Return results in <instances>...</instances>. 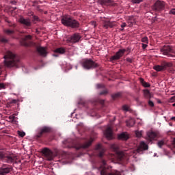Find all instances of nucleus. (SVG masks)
Returning a JSON list of instances; mask_svg holds the SVG:
<instances>
[{"mask_svg": "<svg viewBox=\"0 0 175 175\" xmlns=\"http://www.w3.org/2000/svg\"><path fill=\"white\" fill-rule=\"evenodd\" d=\"M135 124V120L133 118H130L126 121V126L129 127H133Z\"/></svg>", "mask_w": 175, "mask_h": 175, "instance_id": "a878e982", "label": "nucleus"}, {"mask_svg": "<svg viewBox=\"0 0 175 175\" xmlns=\"http://www.w3.org/2000/svg\"><path fill=\"white\" fill-rule=\"evenodd\" d=\"M158 103H161V101L159 100Z\"/></svg>", "mask_w": 175, "mask_h": 175, "instance_id": "680f3d73", "label": "nucleus"}, {"mask_svg": "<svg viewBox=\"0 0 175 175\" xmlns=\"http://www.w3.org/2000/svg\"><path fill=\"white\" fill-rule=\"evenodd\" d=\"M135 135L137 137H141L142 136V131H136Z\"/></svg>", "mask_w": 175, "mask_h": 175, "instance_id": "f704fd0d", "label": "nucleus"}, {"mask_svg": "<svg viewBox=\"0 0 175 175\" xmlns=\"http://www.w3.org/2000/svg\"><path fill=\"white\" fill-rule=\"evenodd\" d=\"M9 120H11L12 122H17V118H16L14 115H12L10 116H9Z\"/></svg>", "mask_w": 175, "mask_h": 175, "instance_id": "2f4dec72", "label": "nucleus"}, {"mask_svg": "<svg viewBox=\"0 0 175 175\" xmlns=\"http://www.w3.org/2000/svg\"><path fill=\"white\" fill-rule=\"evenodd\" d=\"M173 144H174V146L175 147V138L173 140Z\"/></svg>", "mask_w": 175, "mask_h": 175, "instance_id": "4d7b16f0", "label": "nucleus"}, {"mask_svg": "<svg viewBox=\"0 0 175 175\" xmlns=\"http://www.w3.org/2000/svg\"><path fill=\"white\" fill-rule=\"evenodd\" d=\"M36 50L38 53L40 54V55L42 57H46L47 55V51L46 50V48L42 47V46H38L36 48Z\"/></svg>", "mask_w": 175, "mask_h": 175, "instance_id": "412c9836", "label": "nucleus"}, {"mask_svg": "<svg viewBox=\"0 0 175 175\" xmlns=\"http://www.w3.org/2000/svg\"><path fill=\"white\" fill-rule=\"evenodd\" d=\"M5 90V85H4V83H0V90Z\"/></svg>", "mask_w": 175, "mask_h": 175, "instance_id": "79ce46f5", "label": "nucleus"}, {"mask_svg": "<svg viewBox=\"0 0 175 175\" xmlns=\"http://www.w3.org/2000/svg\"><path fill=\"white\" fill-rule=\"evenodd\" d=\"M19 23H21L22 25H24L25 27L31 26V21L29 19H25L23 18H21L19 19Z\"/></svg>", "mask_w": 175, "mask_h": 175, "instance_id": "5701e85b", "label": "nucleus"}, {"mask_svg": "<svg viewBox=\"0 0 175 175\" xmlns=\"http://www.w3.org/2000/svg\"><path fill=\"white\" fill-rule=\"evenodd\" d=\"M170 14L175 15V8L171 9V10L170 11Z\"/></svg>", "mask_w": 175, "mask_h": 175, "instance_id": "37998d69", "label": "nucleus"}, {"mask_svg": "<svg viewBox=\"0 0 175 175\" xmlns=\"http://www.w3.org/2000/svg\"><path fill=\"white\" fill-rule=\"evenodd\" d=\"M18 100L16 99L12 100L8 103V107H12L13 104H16Z\"/></svg>", "mask_w": 175, "mask_h": 175, "instance_id": "7c9ffc66", "label": "nucleus"}, {"mask_svg": "<svg viewBox=\"0 0 175 175\" xmlns=\"http://www.w3.org/2000/svg\"><path fill=\"white\" fill-rule=\"evenodd\" d=\"M42 154L46 157L47 160L51 161H53V159L55 157H57L58 155V152H53L50 149H49L48 148H44L42 150Z\"/></svg>", "mask_w": 175, "mask_h": 175, "instance_id": "9d476101", "label": "nucleus"}, {"mask_svg": "<svg viewBox=\"0 0 175 175\" xmlns=\"http://www.w3.org/2000/svg\"><path fill=\"white\" fill-rule=\"evenodd\" d=\"M126 61L127 62L130 63V64H132V63H133V59H131V58H129V57H127V58L126 59Z\"/></svg>", "mask_w": 175, "mask_h": 175, "instance_id": "c03bdc74", "label": "nucleus"}, {"mask_svg": "<svg viewBox=\"0 0 175 175\" xmlns=\"http://www.w3.org/2000/svg\"><path fill=\"white\" fill-rule=\"evenodd\" d=\"M131 2L134 4H139L141 2H144V0H132Z\"/></svg>", "mask_w": 175, "mask_h": 175, "instance_id": "473e14b6", "label": "nucleus"}, {"mask_svg": "<svg viewBox=\"0 0 175 175\" xmlns=\"http://www.w3.org/2000/svg\"><path fill=\"white\" fill-rule=\"evenodd\" d=\"M63 156H66V152H62Z\"/></svg>", "mask_w": 175, "mask_h": 175, "instance_id": "6e6d98bb", "label": "nucleus"}, {"mask_svg": "<svg viewBox=\"0 0 175 175\" xmlns=\"http://www.w3.org/2000/svg\"><path fill=\"white\" fill-rule=\"evenodd\" d=\"M96 88H97V89L103 88H104V85H103V84H97L96 85Z\"/></svg>", "mask_w": 175, "mask_h": 175, "instance_id": "a19ab883", "label": "nucleus"}, {"mask_svg": "<svg viewBox=\"0 0 175 175\" xmlns=\"http://www.w3.org/2000/svg\"><path fill=\"white\" fill-rule=\"evenodd\" d=\"M0 159L2 160L3 162L11 164L16 161V156L12 153H5L4 152H0Z\"/></svg>", "mask_w": 175, "mask_h": 175, "instance_id": "423d86ee", "label": "nucleus"}, {"mask_svg": "<svg viewBox=\"0 0 175 175\" xmlns=\"http://www.w3.org/2000/svg\"><path fill=\"white\" fill-rule=\"evenodd\" d=\"M173 67V64L171 62H163L161 63V66H154L153 69L155 70L157 72H162L167 69H170V72H173V69L172 68Z\"/></svg>", "mask_w": 175, "mask_h": 175, "instance_id": "0eeeda50", "label": "nucleus"}, {"mask_svg": "<svg viewBox=\"0 0 175 175\" xmlns=\"http://www.w3.org/2000/svg\"><path fill=\"white\" fill-rule=\"evenodd\" d=\"M170 101L171 103L174 102V101H175V96H172V97H171V98H170Z\"/></svg>", "mask_w": 175, "mask_h": 175, "instance_id": "09e8293b", "label": "nucleus"}, {"mask_svg": "<svg viewBox=\"0 0 175 175\" xmlns=\"http://www.w3.org/2000/svg\"><path fill=\"white\" fill-rule=\"evenodd\" d=\"M121 28H124L126 27V23H123L122 25H120Z\"/></svg>", "mask_w": 175, "mask_h": 175, "instance_id": "8fccbe9b", "label": "nucleus"}, {"mask_svg": "<svg viewBox=\"0 0 175 175\" xmlns=\"http://www.w3.org/2000/svg\"><path fill=\"white\" fill-rule=\"evenodd\" d=\"M3 32L5 33L7 35H9V36L14 33V30H11V29H3Z\"/></svg>", "mask_w": 175, "mask_h": 175, "instance_id": "c85d7f7f", "label": "nucleus"}, {"mask_svg": "<svg viewBox=\"0 0 175 175\" xmlns=\"http://www.w3.org/2000/svg\"><path fill=\"white\" fill-rule=\"evenodd\" d=\"M122 50L123 53H130V49L129 48H126V49H121Z\"/></svg>", "mask_w": 175, "mask_h": 175, "instance_id": "ea45409f", "label": "nucleus"}, {"mask_svg": "<svg viewBox=\"0 0 175 175\" xmlns=\"http://www.w3.org/2000/svg\"><path fill=\"white\" fill-rule=\"evenodd\" d=\"M4 64L8 68H18L20 66V59L18 55L8 51L3 56Z\"/></svg>", "mask_w": 175, "mask_h": 175, "instance_id": "f03ea898", "label": "nucleus"}, {"mask_svg": "<svg viewBox=\"0 0 175 175\" xmlns=\"http://www.w3.org/2000/svg\"><path fill=\"white\" fill-rule=\"evenodd\" d=\"M161 53L163 54L164 55L168 57H174L175 55H173V53H175L174 50L173 48L170 46H164L160 49Z\"/></svg>", "mask_w": 175, "mask_h": 175, "instance_id": "1a4fd4ad", "label": "nucleus"}, {"mask_svg": "<svg viewBox=\"0 0 175 175\" xmlns=\"http://www.w3.org/2000/svg\"><path fill=\"white\" fill-rule=\"evenodd\" d=\"M18 135L21 136V137H23L25 135V133L22 132V131H18Z\"/></svg>", "mask_w": 175, "mask_h": 175, "instance_id": "e433bc0d", "label": "nucleus"}, {"mask_svg": "<svg viewBox=\"0 0 175 175\" xmlns=\"http://www.w3.org/2000/svg\"><path fill=\"white\" fill-rule=\"evenodd\" d=\"M81 39V36L79 33H75L71 35L70 37H68L67 38V42L68 43H79Z\"/></svg>", "mask_w": 175, "mask_h": 175, "instance_id": "ddd939ff", "label": "nucleus"}, {"mask_svg": "<svg viewBox=\"0 0 175 175\" xmlns=\"http://www.w3.org/2000/svg\"><path fill=\"white\" fill-rule=\"evenodd\" d=\"M148 148V145L144 142H142L139 146L134 150L135 154L141 153L142 151L147 150Z\"/></svg>", "mask_w": 175, "mask_h": 175, "instance_id": "dca6fc26", "label": "nucleus"}, {"mask_svg": "<svg viewBox=\"0 0 175 175\" xmlns=\"http://www.w3.org/2000/svg\"><path fill=\"white\" fill-rule=\"evenodd\" d=\"M123 110L126 111H129V107L127 105H124Z\"/></svg>", "mask_w": 175, "mask_h": 175, "instance_id": "a18cd8bd", "label": "nucleus"}, {"mask_svg": "<svg viewBox=\"0 0 175 175\" xmlns=\"http://www.w3.org/2000/svg\"><path fill=\"white\" fill-rule=\"evenodd\" d=\"M95 149L99 152L98 157L101 158L102 165L100 168V175H121L120 172L115 171L114 172H112L111 167L106 166V161L103 159L105 153L104 148L100 144H97Z\"/></svg>", "mask_w": 175, "mask_h": 175, "instance_id": "f257e3e1", "label": "nucleus"}, {"mask_svg": "<svg viewBox=\"0 0 175 175\" xmlns=\"http://www.w3.org/2000/svg\"><path fill=\"white\" fill-rule=\"evenodd\" d=\"M31 39H32V36L31 35L25 36V38H23L21 40V44L22 46H24L26 47L31 46H35L36 44L34 43L29 41Z\"/></svg>", "mask_w": 175, "mask_h": 175, "instance_id": "f8f14e48", "label": "nucleus"}, {"mask_svg": "<svg viewBox=\"0 0 175 175\" xmlns=\"http://www.w3.org/2000/svg\"><path fill=\"white\" fill-rule=\"evenodd\" d=\"M107 139L111 140L113 139V132L111 127H107L105 132H104Z\"/></svg>", "mask_w": 175, "mask_h": 175, "instance_id": "aec40b11", "label": "nucleus"}, {"mask_svg": "<svg viewBox=\"0 0 175 175\" xmlns=\"http://www.w3.org/2000/svg\"><path fill=\"white\" fill-rule=\"evenodd\" d=\"M129 139V135L127 133H121L118 135V139L122 141H127Z\"/></svg>", "mask_w": 175, "mask_h": 175, "instance_id": "4be33fe9", "label": "nucleus"}, {"mask_svg": "<svg viewBox=\"0 0 175 175\" xmlns=\"http://www.w3.org/2000/svg\"><path fill=\"white\" fill-rule=\"evenodd\" d=\"M37 10H38V11H40V6H39V5L37 6Z\"/></svg>", "mask_w": 175, "mask_h": 175, "instance_id": "13d9d810", "label": "nucleus"}, {"mask_svg": "<svg viewBox=\"0 0 175 175\" xmlns=\"http://www.w3.org/2000/svg\"><path fill=\"white\" fill-rule=\"evenodd\" d=\"M100 5L105 6H116V3H113L111 0H100Z\"/></svg>", "mask_w": 175, "mask_h": 175, "instance_id": "6ab92c4d", "label": "nucleus"}, {"mask_svg": "<svg viewBox=\"0 0 175 175\" xmlns=\"http://www.w3.org/2000/svg\"><path fill=\"white\" fill-rule=\"evenodd\" d=\"M139 81L144 88H150V83L146 82L144 79L140 78Z\"/></svg>", "mask_w": 175, "mask_h": 175, "instance_id": "cd10ccee", "label": "nucleus"}, {"mask_svg": "<svg viewBox=\"0 0 175 175\" xmlns=\"http://www.w3.org/2000/svg\"><path fill=\"white\" fill-rule=\"evenodd\" d=\"M82 66L84 69L90 70L94 69L99 66V65L92 59H83L82 60Z\"/></svg>", "mask_w": 175, "mask_h": 175, "instance_id": "6e6552de", "label": "nucleus"}, {"mask_svg": "<svg viewBox=\"0 0 175 175\" xmlns=\"http://www.w3.org/2000/svg\"><path fill=\"white\" fill-rule=\"evenodd\" d=\"M1 75V68L0 67V75Z\"/></svg>", "mask_w": 175, "mask_h": 175, "instance_id": "bf43d9fd", "label": "nucleus"}, {"mask_svg": "<svg viewBox=\"0 0 175 175\" xmlns=\"http://www.w3.org/2000/svg\"><path fill=\"white\" fill-rule=\"evenodd\" d=\"M124 53L122 51V49H120L117 53L116 54H115L114 55H113L111 57V61L113 62V61H116V60H118L120 59L123 55H124Z\"/></svg>", "mask_w": 175, "mask_h": 175, "instance_id": "a211bd4d", "label": "nucleus"}, {"mask_svg": "<svg viewBox=\"0 0 175 175\" xmlns=\"http://www.w3.org/2000/svg\"><path fill=\"white\" fill-rule=\"evenodd\" d=\"M92 142H93L92 138H90V139H85L83 144H80L78 146H76L74 144L73 139H68L64 142H63V144L65 145L64 147L66 148H75L77 150H80L88 149L90 146H92Z\"/></svg>", "mask_w": 175, "mask_h": 175, "instance_id": "7ed1b4c3", "label": "nucleus"}, {"mask_svg": "<svg viewBox=\"0 0 175 175\" xmlns=\"http://www.w3.org/2000/svg\"><path fill=\"white\" fill-rule=\"evenodd\" d=\"M144 95L145 98H146V99H150L152 98L150 92L148 91V90H144Z\"/></svg>", "mask_w": 175, "mask_h": 175, "instance_id": "bb28decb", "label": "nucleus"}, {"mask_svg": "<svg viewBox=\"0 0 175 175\" xmlns=\"http://www.w3.org/2000/svg\"><path fill=\"white\" fill-rule=\"evenodd\" d=\"M33 19L35 21H38L39 18H38V16H33Z\"/></svg>", "mask_w": 175, "mask_h": 175, "instance_id": "de8ad7c7", "label": "nucleus"}, {"mask_svg": "<svg viewBox=\"0 0 175 175\" xmlns=\"http://www.w3.org/2000/svg\"><path fill=\"white\" fill-rule=\"evenodd\" d=\"M51 131L50 127L44 126L42 128H40L38 130V133L36 135V139L41 138L44 135L49 133Z\"/></svg>", "mask_w": 175, "mask_h": 175, "instance_id": "4468645a", "label": "nucleus"}, {"mask_svg": "<svg viewBox=\"0 0 175 175\" xmlns=\"http://www.w3.org/2000/svg\"><path fill=\"white\" fill-rule=\"evenodd\" d=\"M165 145V142L163 140L159 141L158 146L159 148H162Z\"/></svg>", "mask_w": 175, "mask_h": 175, "instance_id": "72a5a7b5", "label": "nucleus"}, {"mask_svg": "<svg viewBox=\"0 0 175 175\" xmlns=\"http://www.w3.org/2000/svg\"><path fill=\"white\" fill-rule=\"evenodd\" d=\"M66 50L64 48H57L55 50L54 53L55 54H54L53 56L58 57V55H57V53L64 54Z\"/></svg>", "mask_w": 175, "mask_h": 175, "instance_id": "b1692460", "label": "nucleus"}, {"mask_svg": "<svg viewBox=\"0 0 175 175\" xmlns=\"http://www.w3.org/2000/svg\"><path fill=\"white\" fill-rule=\"evenodd\" d=\"M117 25L116 22H111L110 21H105L103 23V27L105 28L106 29L109 28H112L113 27H116Z\"/></svg>", "mask_w": 175, "mask_h": 175, "instance_id": "f3484780", "label": "nucleus"}, {"mask_svg": "<svg viewBox=\"0 0 175 175\" xmlns=\"http://www.w3.org/2000/svg\"><path fill=\"white\" fill-rule=\"evenodd\" d=\"M148 104L150 107H154V103L151 100H148Z\"/></svg>", "mask_w": 175, "mask_h": 175, "instance_id": "58836bf2", "label": "nucleus"}, {"mask_svg": "<svg viewBox=\"0 0 175 175\" xmlns=\"http://www.w3.org/2000/svg\"><path fill=\"white\" fill-rule=\"evenodd\" d=\"M147 135L150 142H152V140H154L157 136V133L154 132L148 133Z\"/></svg>", "mask_w": 175, "mask_h": 175, "instance_id": "393cba45", "label": "nucleus"}, {"mask_svg": "<svg viewBox=\"0 0 175 175\" xmlns=\"http://www.w3.org/2000/svg\"><path fill=\"white\" fill-rule=\"evenodd\" d=\"M99 103L102 105H104L105 104V100H99Z\"/></svg>", "mask_w": 175, "mask_h": 175, "instance_id": "603ef678", "label": "nucleus"}, {"mask_svg": "<svg viewBox=\"0 0 175 175\" xmlns=\"http://www.w3.org/2000/svg\"><path fill=\"white\" fill-rule=\"evenodd\" d=\"M172 106H173V107H175V103L172 104Z\"/></svg>", "mask_w": 175, "mask_h": 175, "instance_id": "e2e57ef3", "label": "nucleus"}, {"mask_svg": "<svg viewBox=\"0 0 175 175\" xmlns=\"http://www.w3.org/2000/svg\"><path fill=\"white\" fill-rule=\"evenodd\" d=\"M165 3L161 0L157 1L152 6V9L154 12H161L165 8Z\"/></svg>", "mask_w": 175, "mask_h": 175, "instance_id": "9b49d317", "label": "nucleus"}, {"mask_svg": "<svg viewBox=\"0 0 175 175\" xmlns=\"http://www.w3.org/2000/svg\"><path fill=\"white\" fill-rule=\"evenodd\" d=\"M170 120H172V121H174V122H175V117H172V118H170Z\"/></svg>", "mask_w": 175, "mask_h": 175, "instance_id": "5fc2aeb1", "label": "nucleus"}, {"mask_svg": "<svg viewBox=\"0 0 175 175\" xmlns=\"http://www.w3.org/2000/svg\"><path fill=\"white\" fill-rule=\"evenodd\" d=\"M107 90H104L103 91L100 92V95H107Z\"/></svg>", "mask_w": 175, "mask_h": 175, "instance_id": "4c0bfd02", "label": "nucleus"}, {"mask_svg": "<svg viewBox=\"0 0 175 175\" xmlns=\"http://www.w3.org/2000/svg\"><path fill=\"white\" fill-rule=\"evenodd\" d=\"M61 23L65 27H70L71 28H79L80 27V23L76 19H73L69 15L63 16L61 19Z\"/></svg>", "mask_w": 175, "mask_h": 175, "instance_id": "39448f33", "label": "nucleus"}, {"mask_svg": "<svg viewBox=\"0 0 175 175\" xmlns=\"http://www.w3.org/2000/svg\"><path fill=\"white\" fill-rule=\"evenodd\" d=\"M2 42H4V43H6V42H8V40L3 39V40H2Z\"/></svg>", "mask_w": 175, "mask_h": 175, "instance_id": "864d4df0", "label": "nucleus"}, {"mask_svg": "<svg viewBox=\"0 0 175 175\" xmlns=\"http://www.w3.org/2000/svg\"><path fill=\"white\" fill-rule=\"evenodd\" d=\"M147 47H148V45H147V44H142V49H146Z\"/></svg>", "mask_w": 175, "mask_h": 175, "instance_id": "3c124183", "label": "nucleus"}, {"mask_svg": "<svg viewBox=\"0 0 175 175\" xmlns=\"http://www.w3.org/2000/svg\"><path fill=\"white\" fill-rule=\"evenodd\" d=\"M11 171L12 167L10 165L3 164L1 167H0V175H6L9 174Z\"/></svg>", "mask_w": 175, "mask_h": 175, "instance_id": "2eb2a0df", "label": "nucleus"}, {"mask_svg": "<svg viewBox=\"0 0 175 175\" xmlns=\"http://www.w3.org/2000/svg\"><path fill=\"white\" fill-rule=\"evenodd\" d=\"M142 42L148 44V38L146 36L144 37L142 39Z\"/></svg>", "mask_w": 175, "mask_h": 175, "instance_id": "c9c22d12", "label": "nucleus"}, {"mask_svg": "<svg viewBox=\"0 0 175 175\" xmlns=\"http://www.w3.org/2000/svg\"><path fill=\"white\" fill-rule=\"evenodd\" d=\"M111 148L113 150V151L115 152V156L114 154H111V159H114L115 158L117 159V160L119 162L124 163L128 161V156L127 153H124L123 152L118 151V146L116 144H113L111 146Z\"/></svg>", "mask_w": 175, "mask_h": 175, "instance_id": "20e7f679", "label": "nucleus"}, {"mask_svg": "<svg viewBox=\"0 0 175 175\" xmlns=\"http://www.w3.org/2000/svg\"><path fill=\"white\" fill-rule=\"evenodd\" d=\"M120 97H121V93L120 92H118V93L114 94L112 95V98L114 99V100L118 99Z\"/></svg>", "mask_w": 175, "mask_h": 175, "instance_id": "c756f323", "label": "nucleus"}, {"mask_svg": "<svg viewBox=\"0 0 175 175\" xmlns=\"http://www.w3.org/2000/svg\"><path fill=\"white\" fill-rule=\"evenodd\" d=\"M16 8H14V10H16Z\"/></svg>", "mask_w": 175, "mask_h": 175, "instance_id": "0e129e2a", "label": "nucleus"}, {"mask_svg": "<svg viewBox=\"0 0 175 175\" xmlns=\"http://www.w3.org/2000/svg\"><path fill=\"white\" fill-rule=\"evenodd\" d=\"M9 27H16V24H12V23H9Z\"/></svg>", "mask_w": 175, "mask_h": 175, "instance_id": "49530a36", "label": "nucleus"}, {"mask_svg": "<svg viewBox=\"0 0 175 175\" xmlns=\"http://www.w3.org/2000/svg\"><path fill=\"white\" fill-rule=\"evenodd\" d=\"M123 30H124V28L120 29V31H123Z\"/></svg>", "mask_w": 175, "mask_h": 175, "instance_id": "052dcab7", "label": "nucleus"}]
</instances>
